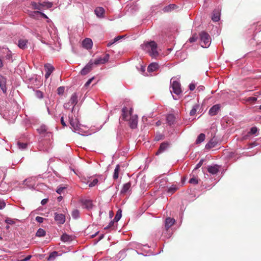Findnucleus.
<instances>
[{"instance_id":"1","label":"nucleus","mask_w":261,"mask_h":261,"mask_svg":"<svg viewBox=\"0 0 261 261\" xmlns=\"http://www.w3.org/2000/svg\"><path fill=\"white\" fill-rule=\"evenodd\" d=\"M109 59V55L107 54L103 57H99V58L96 59L94 62L90 60L89 63L82 69L80 73L82 75H86L88 74L90 71L92 69L93 66L94 64L98 65L104 64L108 62Z\"/></svg>"},{"instance_id":"2","label":"nucleus","mask_w":261,"mask_h":261,"mask_svg":"<svg viewBox=\"0 0 261 261\" xmlns=\"http://www.w3.org/2000/svg\"><path fill=\"white\" fill-rule=\"evenodd\" d=\"M145 49L149 52L151 57H156L158 55V44L155 41H151L145 44Z\"/></svg>"},{"instance_id":"3","label":"nucleus","mask_w":261,"mask_h":261,"mask_svg":"<svg viewBox=\"0 0 261 261\" xmlns=\"http://www.w3.org/2000/svg\"><path fill=\"white\" fill-rule=\"evenodd\" d=\"M200 37V44L202 47L206 48L209 46L211 42V37L208 33L201 32L199 33Z\"/></svg>"},{"instance_id":"4","label":"nucleus","mask_w":261,"mask_h":261,"mask_svg":"<svg viewBox=\"0 0 261 261\" xmlns=\"http://www.w3.org/2000/svg\"><path fill=\"white\" fill-rule=\"evenodd\" d=\"M132 109L129 111V125L131 128H136L138 125V117L132 114Z\"/></svg>"},{"instance_id":"5","label":"nucleus","mask_w":261,"mask_h":261,"mask_svg":"<svg viewBox=\"0 0 261 261\" xmlns=\"http://www.w3.org/2000/svg\"><path fill=\"white\" fill-rule=\"evenodd\" d=\"M37 131L40 134L42 135V136H43L44 137H46L49 138L53 136L50 132H47V127H46V125H40V126L37 128Z\"/></svg>"},{"instance_id":"6","label":"nucleus","mask_w":261,"mask_h":261,"mask_svg":"<svg viewBox=\"0 0 261 261\" xmlns=\"http://www.w3.org/2000/svg\"><path fill=\"white\" fill-rule=\"evenodd\" d=\"M171 86L173 91L175 94H180L181 92H182L181 84L179 82L176 81H173L171 84Z\"/></svg>"},{"instance_id":"7","label":"nucleus","mask_w":261,"mask_h":261,"mask_svg":"<svg viewBox=\"0 0 261 261\" xmlns=\"http://www.w3.org/2000/svg\"><path fill=\"white\" fill-rule=\"evenodd\" d=\"M220 108V104H216L215 105L212 106L209 110V115H211V116H214V115H217V114L218 113Z\"/></svg>"},{"instance_id":"8","label":"nucleus","mask_w":261,"mask_h":261,"mask_svg":"<svg viewBox=\"0 0 261 261\" xmlns=\"http://www.w3.org/2000/svg\"><path fill=\"white\" fill-rule=\"evenodd\" d=\"M55 220L58 224H63L65 222L66 217L64 214L55 213Z\"/></svg>"},{"instance_id":"9","label":"nucleus","mask_w":261,"mask_h":261,"mask_svg":"<svg viewBox=\"0 0 261 261\" xmlns=\"http://www.w3.org/2000/svg\"><path fill=\"white\" fill-rule=\"evenodd\" d=\"M44 68L46 70V73L45 74V78L47 79L49 77L50 74H51L53 71L55 70V67L51 65V64H45L44 65Z\"/></svg>"},{"instance_id":"10","label":"nucleus","mask_w":261,"mask_h":261,"mask_svg":"<svg viewBox=\"0 0 261 261\" xmlns=\"http://www.w3.org/2000/svg\"><path fill=\"white\" fill-rule=\"evenodd\" d=\"M218 143V141L216 137L212 138L210 141L205 145V148H211L217 146Z\"/></svg>"},{"instance_id":"11","label":"nucleus","mask_w":261,"mask_h":261,"mask_svg":"<svg viewBox=\"0 0 261 261\" xmlns=\"http://www.w3.org/2000/svg\"><path fill=\"white\" fill-rule=\"evenodd\" d=\"M169 146V144L168 142L162 143L159 146L158 150L156 152L155 155H159L160 153H163V152L167 149Z\"/></svg>"},{"instance_id":"12","label":"nucleus","mask_w":261,"mask_h":261,"mask_svg":"<svg viewBox=\"0 0 261 261\" xmlns=\"http://www.w3.org/2000/svg\"><path fill=\"white\" fill-rule=\"evenodd\" d=\"M175 220L172 218L168 217L166 219L165 227L166 230H168L174 224Z\"/></svg>"},{"instance_id":"13","label":"nucleus","mask_w":261,"mask_h":261,"mask_svg":"<svg viewBox=\"0 0 261 261\" xmlns=\"http://www.w3.org/2000/svg\"><path fill=\"white\" fill-rule=\"evenodd\" d=\"M6 81L7 80L5 76L0 75V87L3 92H7Z\"/></svg>"},{"instance_id":"14","label":"nucleus","mask_w":261,"mask_h":261,"mask_svg":"<svg viewBox=\"0 0 261 261\" xmlns=\"http://www.w3.org/2000/svg\"><path fill=\"white\" fill-rule=\"evenodd\" d=\"M93 45V42L92 41V39H89V38H86L83 41V46L89 49V48H91Z\"/></svg>"},{"instance_id":"15","label":"nucleus","mask_w":261,"mask_h":261,"mask_svg":"<svg viewBox=\"0 0 261 261\" xmlns=\"http://www.w3.org/2000/svg\"><path fill=\"white\" fill-rule=\"evenodd\" d=\"M83 206L86 209H91L93 206L92 201L90 200H82L81 201Z\"/></svg>"},{"instance_id":"16","label":"nucleus","mask_w":261,"mask_h":261,"mask_svg":"<svg viewBox=\"0 0 261 261\" xmlns=\"http://www.w3.org/2000/svg\"><path fill=\"white\" fill-rule=\"evenodd\" d=\"M72 236L67 234V233H64L61 237V240L63 242H70L73 240Z\"/></svg>"},{"instance_id":"17","label":"nucleus","mask_w":261,"mask_h":261,"mask_svg":"<svg viewBox=\"0 0 261 261\" xmlns=\"http://www.w3.org/2000/svg\"><path fill=\"white\" fill-rule=\"evenodd\" d=\"M122 118L124 120H129V115L128 114V109L126 107H123L122 110Z\"/></svg>"},{"instance_id":"18","label":"nucleus","mask_w":261,"mask_h":261,"mask_svg":"<svg viewBox=\"0 0 261 261\" xmlns=\"http://www.w3.org/2000/svg\"><path fill=\"white\" fill-rule=\"evenodd\" d=\"M95 13L98 17H102L105 13V9L102 7L96 8Z\"/></svg>"},{"instance_id":"19","label":"nucleus","mask_w":261,"mask_h":261,"mask_svg":"<svg viewBox=\"0 0 261 261\" xmlns=\"http://www.w3.org/2000/svg\"><path fill=\"white\" fill-rule=\"evenodd\" d=\"M77 102H78V97H77L76 93L72 94V95H71V96L70 97L69 102H70L71 105H73V106L74 107L76 105V104H77Z\"/></svg>"},{"instance_id":"20","label":"nucleus","mask_w":261,"mask_h":261,"mask_svg":"<svg viewBox=\"0 0 261 261\" xmlns=\"http://www.w3.org/2000/svg\"><path fill=\"white\" fill-rule=\"evenodd\" d=\"M131 187V184L130 182H127L125 183L124 185H123L122 189L121 190V194H125L129 190H130Z\"/></svg>"},{"instance_id":"21","label":"nucleus","mask_w":261,"mask_h":261,"mask_svg":"<svg viewBox=\"0 0 261 261\" xmlns=\"http://www.w3.org/2000/svg\"><path fill=\"white\" fill-rule=\"evenodd\" d=\"M208 171L213 174H217V173L219 171V167L218 165H214V166L208 167Z\"/></svg>"},{"instance_id":"22","label":"nucleus","mask_w":261,"mask_h":261,"mask_svg":"<svg viewBox=\"0 0 261 261\" xmlns=\"http://www.w3.org/2000/svg\"><path fill=\"white\" fill-rule=\"evenodd\" d=\"M158 67V64L155 63V62H153V63H151L149 65L147 68V70L148 71H156Z\"/></svg>"},{"instance_id":"23","label":"nucleus","mask_w":261,"mask_h":261,"mask_svg":"<svg viewBox=\"0 0 261 261\" xmlns=\"http://www.w3.org/2000/svg\"><path fill=\"white\" fill-rule=\"evenodd\" d=\"M28 41L26 39H20L18 41V46L19 48L24 49L27 47Z\"/></svg>"},{"instance_id":"24","label":"nucleus","mask_w":261,"mask_h":261,"mask_svg":"<svg viewBox=\"0 0 261 261\" xmlns=\"http://www.w3.org/2000/svg\"><path fill=\"white\" fill-rule=\"evenodd\" d=\"M120 170V166L119 165H116L113 173V178L114 179H118L119 177V173Z\"/></svg>"},{"instance_id":"25","label":"nucleus","mask_w":261,"mask_h":261,"mask_svg":"<svg viewBox=\"0 0 261 261\" xmlns=\"http://www.w3.org/2000/svg\"><path fill=\"white\" fill-rule=\"evenodd\" d=\"M178 189V187L177 186H174L173 185L172 186H170L167 190V193L169 194L170 195H172V194L174 193Z\"/></svg>"},{"instance_id":"26","label":"nucleus","mask_w":261,"mask_h":261,"mask_svg":"<svg viewBox=\"0 0 261 261\" xmlns=\"http://www.w3.org/2000/svg\"><path fill=\"white\" fill-rule=\"evenodd\" d=\"M167 123L169 125H172L175 122V117L173 114H169L167 117Z\"/></svg>"},{"instance_id":"27","label":"nucleus","mask_w":261,"mask_h":261,"mask_svg":"<svg viewBox=\"0 0 261 261\" xmlns=\"http://www.w3.org/2000/svg\"><path fill=\"white\" fill-rule=\"evenodd\" d=\"M199 179L197 176L192 175L189 180V183L192 185H197L198 184Z\"/></svg>"},{"instance_id":"28","label":"nucleus","mask_w":261,"mask_h":261,"mask_svg":"<svg viewBox=\"0 0 261 261\" xmlns=\"http://www.w3.org/2000/svg\"><path fill=\"white\" fill-rule=\"evenodd\" d=\"M212 19L215 22L220 20V13L218 11H214Z\"/></svg>"},{"instance_id":"29","label":"nucleus","mask_w":261,"mask_h":261,"mask_svg":"<svg viewBox=\"0 0 261 261\" xmlns=\"http://www.w3.org/2000/svg\"><path fill=\"white\" fill-rule=\"evenodd\" d=\"M205 139V135L204 134L201 133L199 135L198 137H197L196 143H200L202 142V141H204Z\"/></svg>"},{"instance_id":"30","label":"nucleus","mask_w":261,"mask_h":261,"mask_svg":"<svg viewBox=\"0 0 261 261\" xmlns=\"http://www.w3.org/2000/svg\"><path fill=\"white\" fill-rule=\"evenodd\" d=\"M176 6L175 4H170L167 6H166L163 9V11L164 12H169L171 11V10H173L176 8Z\"/></svg>"},{"instance_id":"31","label":"nucleus","mask_w":261,"mask_h":261,"mask_svg":"<svg viewBox=\"0 0 261 261\" xmlns=\"http://www.w3.org/2000/svg\"><path fill=\"white\" fill-rule=\"evenodd\" d=\"M45 234L46 231L43 228H39L36 231V236L38 237H42V236H44Z\"/></svg>"},{"instance_id":"32","label":"nucleus","mask_w":261,"mask_h":261,"mask_svg":"<svg viewBox=\"0 0 261 261\" xmlns=\"http://www.w3.org/2000/svg\"><path fill=\"white\" fill-rule=\"evenodd\" d=\"M57 256H58V252H56V251H55L54 252L50 253L49 256H48L47 260H53L55 259L56 257H57Z\"/></svg>"},{"instance_id":"33","label":"nucleus","mask_w":261,"mask_h":261,"mask_svg":"<svg viewBox=\"0 0 261 261\" xmlns=\"http://www.w3.org/2000/svg\"><path fill=\"white\" fill-rule=\"evenodd\" d=\"M33 17H35V16H38V15H39L40 16L43 17L44 18H48V17L46 14H44V13L40 12V11H34L33 13Z\"/></svg>"},{"instance_id":"34","label":"nucleus","mask_w":261,"mask_h":261,"mask_svg":"<svg viewBox=\"0 0 261 261\" xmlns=\"http://www.w3.org/2000/svg\"><path fill=\"white\" fill-rule=\"evenodd\" d=\"M121 210L119 209L118 211H117L116 214L114 218L115 222H118L120 220L121 217Z\"/></svg>"},{"instance_id":"35","label":"nucleus","mask_w":261,"mask_h":261,"mask_svg":"<svg viewBox=\"0 0 261 261\" xmlns=\"http://www.w3.org/2000/svg\"><path fill=\"white\" fill-rule=\"evenodd\" d=\"M17 144L18 148H20V149H25V148H26L28 146L27 143H23L20 142H17Z\"/></svg>"},{"instance_id":"36","label":"nucleus","mask_w":261,"mask_h":261,"mask_svg":"<svg viewBox=\"0 0 261 261\" xmlns=\"http://www.w3.org/2000/svg\"><path fill=\"white\" fill-rule=\"evenodd\" d=\"M199 106L198 105H195L193 106L192 110L190 111V115H194L195 114H196L197 110L198 108H199Z\"/></svg>"},{"instance_id":"37","label":"nucleus","mask_w":261,"mask_h":261,"mask_svg":"<svg viewBox=\"0 0 261 261\" xmlns=\"http://www.w3.org/2000/svg\"><path fill=\"white\" fill-rule=\"evenodd\" d=\"M79 211L77 210V209H74L72 212L71 216L72 218H77L79 216Z\"/></svg>"},{"instance_id":"38","label":"nucleus","mask_w":261,"mask_h":261,"mask_svg":"<svg viewBox=\"0 0 261 261\" xmlns=\"http://www.w3.org/2000/svg\"><path fill=\"white\" fill-rule=\"evenodd\" d=\"M257 132V128L256 126L252 127L250 131L248 132L249 135L255 134Z\"/></svg>"},{"instance_id":"39","label":"nucleus","mask_w":261,"mask_h":261,"mask_svg":"<svg viewBox=\"0 0 261 261\" xmlns=\"http://www.w3.org/2000/svg\"><path fill=\"white\" fill-rule=\"evenodd\" d=\"M198 38V35L196 34H193L192 37L189 38V42L190 43H193V42L196 41Z\"/></svg>"},{"instance_id":"40","label":"nucleus","mask_w":261,"mask_h":261,"mask_svg":"<svg viewBox=\"0 0 261 261\" xmlns=\"http://www.w3.org/2000/svg\"><path fill=\"white\" fill-rule=\"evenodd\" d=\"M70 122V124L72 126V127L74 129H75V130H76V129H77V128L78 127V125L76 123V122L74 121L73 119H71Z\"/></svg>"},{"instance_id":"41","label":"nucleus","mask_w":261,"mask_h":261,"mask_svg":"<svg viewBox=\"0 0 261 261\" xmlns=\"http://www.w3.org/2000/svg\"><path fill=\"white\" fill-rule=\"evenodd\" d=\"M31 5L33 7L34 9H37L38 10H40V6L39 4H37L36 2H32L31 4Z\"/></svg>"},{"instance_id":"42","label":"nucleus","mask_w":261,"mask_h":261,"mask_svg":"<svg viewBox=\"0 0 261 261\" xmlns=\"http://www.w3.org/2000/svg\"><path fill=\"white\" fill-rule=\"evenodd\" d=\"M65 91L64 87L61 86L57 88L58 94H63Z\"/></svg>"},{"instance_id":"43","label":"nucleus","mask_w":261,"mask_h":261,"mask_svg":"<svg viewBox=\"0 0 261 261\" xmlns=\"http://www.w3.org/2000/svg\"><path fill=\"white\" fill-rule=\"evenodd\" d=\"M98 181V179H94L93 180H92L91 182L89 183V187H94L95 186V185H96V184H97Z\"/></svg>"},{"instance_id":"44","label":"nucleus","mask_w":261,"mask_h":261,"mask_svg":"<svg viewBox=\"0 0 261 261\" xmlns=\"http://www.w3.org/2000/svg\"><path fill=\"white\" fill-rule=\"evenodd\" d=\"M65 189H66V187H63V186L59 187L57 188V192L59 194H61L62 192H63V190H65Z\"/></svg>"},{"instance_id":"45","label":"nucleus","mask_w":261,"mask_h":261,"mask_svg":"<svg viewBox=\"0 0 261 261\" xmlns=\"http://www.w3.org/2000/svg\"><path fill=\"white\" fill-rule=\"evenodd\" d=\"M44 219V218L40 217V216H37L36 217V220L38 223H42V222H43Z\"/></svg>"},{"instance_id":"46","label":"nucleus","mask_w":261,"mask_h":261,"mask_svg":"<svg viewBox=\"0 0 261 261\" xmlns=\"http://www.w3.org/2000/svg\"><path fill=\"white\" fill-rule=\"evenodd\" d=\"M93 79H94V77H92V78H90V79H89L88 81L87 82H86V83H85L84 86L85 87L89 86V85L91 83L92 81H93Z\"/></svg>"},{"instance_id":"47","label":"nucleus","mask_w":261,"mask_h":261,"mask_svg":"<svg viewBox=\"0 0 261 261\" xmlns=\"http://www.w3.org/2000/svg\"><path fill=\"white\" fill-rule=\"evenodd\" d=\"M115 223L114 219L113 221H111L110 223H109L108 225L105 227V229H108L109 228H111V227L113 226Z\"/></svg>"},{"instance_id":"48","label":"nucleus","mask_w":261,"mask_h":261,"mask_svg":"<svg viewBox=\"0 0 261 261\" xmlns=\"http://www.w3.org/2000/svg\"><path fill=\"white\" fill-rule=\"evenodd\" d=\"M203 163V160H201L198 163V164H197V165L196 166V167H195V169H198V168L201 167V166H202Z\"/></svg>"},{"instance_id":"49","label":"nucleus","mask_w":261,"mask_h":261,"mask_svg":"<svg viewBox=\"0 0 261 261\" xmlns=\"http://www.w3.org/2000/svg\"><path fill=\"white\" fill-rule=\"evenodd\" d=\"M6 223L12 225V224H14L15 222L13 220L11 219H6Z\"/></svg>"},{"instance_id":"50","label":"nucleus","mask_w":261,"mask_h":261,"mask_svg":"<svg viewBox=\"0 0 261 261\" xmlns=\"http://www.w3.org/2000/svg\"><path fill=\"white\" fill-rule=\"evenodd\" d=\"M6 206V203L4 201V200H0V209H3V208L5 207Z\"/></svg>"},{"instance_id":"51","label":"nucleus","mask_w":261,"mask_h":261,"mask_svg":"<svg viewBox=\"0 0 261 261\" xmlns=\"http://www.w3.org/2000/svg\"><path fill=\"white\" fill-rule=\"evenodd\" d=\"M196 88V85L194 84V83H191L189 85V89L190 90H194V89Z\"/></svg>"},{"instance_id":"52","label":"nucleus","mask_w":261,"mask_h":261,"mask_svg":"<svg viewBox=\"0 0 261 261\" xmlns=\"http://www.w3.org/2000/svg\"><path fill=\"white\" fill-rule=\"evenodd\" d=\"M61 123L63 126H66V122H65V120H64V118L63 116H62L61 118Z\"/></svg>"},{"instance_id":"53","label":"nucleus","mask_w":261,"mask_h":261,"mask_svg":"<svg viewBox=\"0 0 261 261\" xmlns=\"http://www.w3.org/2000/svg\"><path fill=\"white\" fill-rule=\"evenodd\" d=\"M43 142H40L39 143V145H38V148L40 149V150H42V149H44V147L43 146Z\"/></svg>"},{"instance_id":"54","label":"nucleus","mask_w":261,"mask_h":261,"mask_svg":"<svg viewBox=\"0 0 261 261\" xmlns=\"http://www.w3.org/2000/svg\"><path fill=\"white\" fill-rule=\"evenodd\" d=\"M32 257V255H28V256H27L25 258H24L23 259L20 260V261H25V260H30V258H31Z\"/></svg>"},{"instance_id":"55","label":"nucleus","mask_w":261,"mask_h":261,"mask_svg":"<svg viewBox=\"0 0 261 261\" xmlns=\"http://www.w3.org/2000/svg\"><path fill=\"white\" fill-rule=\"evenodd\" d=\"M123 37V36H118L117 37L114 38V42H117L118 40L121 39V38H122Z\"/></svg>"},{"instance_id":"56","label":"nucleus","mask_w":261,"mask_h":261,"mask_svg":"<svg viewBox=\"0 0 261 261\" xmlns=\"http://www.w3.org/2000/svg\"><path fill=\"white\" fill-rule=\"evenodd\" d=\"M37 94L38 97H43V94H42V92H41V91H37Z\"/></svg>"},{"instance_id":"57","label":"nucleus","mask_w":261,"mask_h":261,"mask_svg":"<svg viewBox=\"0 0 261 261\" xmlns=\"http://www.w3.org/2000/svg\"><path fill=\"white\" fill-rule=\"evenodd\" d=\"M47 201H48L47 199H43V200H42V201H41V204H46V202H47Z\"/></svg>"},{"instance_id":"58","label":"nucleus","mask_w":261,"mask_h":261,"mask_svg":"<svg viewBox=\"0 0 261 261\" xmlns=\"http://www.w3.org/2000/svg\"><path fill=\"white\" fill-rule=\"evenodd\" d=\"M256 99L257 98H255V97H251V98H250V100L252 101H256Z\"/></svg>"},{"instance_id":"59","label":"nucleus","mask_w":261,"mask_h":261,"mask_svg":"<svg viewBox=\"0 0 261 261\" xmlns=\"http://www.w3.org/2000/svg\"><path fill=\"white\" fill-rule=\"evenodd\" d=\"M114 40L112 42H109L107 44V46H111V45H112L113 44V43H114Z\"/></svg>"},{"instance_id":"60","label":"nucleus","mask_w":261,"mask_h":261,"mask_svg":"<svg viewBox=\"0 0 261 261\" xmlns=\"http://www.w3.org/2000/svg\"><path fill=\"white\" fill-rule=\"evenodd\" d=\"M113 215H114V213L113 212V211H110V216L112 217L113 216Z\"/></svg>"},{"instance_id":"61","label":"nucleus","mask_w":261,"mask_h":261,"mask_svg":"<svg viewBox=\"0 0 261 261\" xmlns=\"http://www.w3.org/2000/svg\"><path fill=\"white\" fill-rule=\"evenodd\" d=\"M2 66H3V62H2V60H1V59H0V68H1Z\"/></svg>"},{"instance_id":"62","label":"nucleus","mask_w":261,"mask_h":261,"mask_svg":"<svg viewBox=\"0 0 261 261\" xmlns=\"http://www.w3.org/2000/svg\"><path fill=\"white\" fill-rule=\"evenodd\" d=\"M161 138H160L159 137H156L155 139L156 141H159V140Z\"/></svg>"},{"instance_id":"63","label":"nucleus","mask_w":261,"mask_h":261,"mask_svg":"<svg viewBox=\"0 0 261 261\" xmlns=\"http://www.w3.org/2000/svg\"><path fill=\"white\" fill-rule=\"evenodd\" d=\"M186 177H183L182 179V182H184V181L186 180Z\"/></svg>"},{"instance_id":"64","label":"nucleus","mask_w":261,"mask_h":261,"mask_svg":"<svg viewBox=\"0 0 261 261\" xmlns=\"http://www.w3.org/2000/svg\"><path fill=\"white\" fill-rule=\"evenodd\" d=\"M62 198V196H59V197H58V199L59 201H61Z\"/></svg>"}]
</instances>
